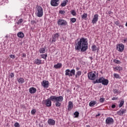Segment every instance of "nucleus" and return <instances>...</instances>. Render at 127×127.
Returning a JSON list of instances; mask_svg holds the SVG:
<instances>
[{"instance_id":"nucleus-1","label":"nucleus","mask_w":127,"mask_h":127,"mask_svg":"<svg viewBox=\"0 0 127 127\" xmlns=\"http://www.w3.org/2000/svg\"><path fill=\"white\" fill-rule=\"evenodd\" d=\"M63 96H51L50 97L46 100H44L42 102L43 105H45L47 107H51L52 105V102L56 103V107H61L62 103L61 102H63Z\"/></svg>"},{"instance_id":"nucleus-2","label":"nucleus","mask_w":127,"mask_h":127,"mask_svg":"<svg viewBox=\"0 0 127 127\" xmlns=\"http://www.w3.org/2000/svg\"><path fill=\"white\" fill-rule=\"evenodd\" d=\"M75 49L77 51L80 50L81 52L86 51L87 49H88V41H87V39H85V38H81L75 46Z\"/></svg>"},{"instance_id":"nucleus-3","label":"nucleus","mask_w":127,"mask_h":127,"mask_svg":"<svg viewBox=\"0 0 127 127\" xmlns=\"http://www.w3.org/2000/svg\"><path fill=\"white\" fill-rule=\"evenodd\" d=\"M98 76H99V73H98V71H93L88 73V78L90 80H95Z\"/></svg>"},{"instance_id":"nucleus-4","label":"nucleus","mask_w":127,"mask_h":127,"mask_svg":"<svg viewBox=\"0 0 127 127\" xmlns=\"http://www.w3.org/2000/svg\"><path fill=\"white\" fill-rule=\"evenodd\" d=\"M37 12L36 15L38 17H41L43 15V9L41 6H37L36 7Z\"/></svg>"},{"instance_id":"nucleus-5","label":"nucleus","mask_w":127,"mask_h":127,"mask_svg":"<svg viewBox=\"0 0 127 127\" xmlns=\"http://www.w3.org/2000/svg\"><path fill=\"white\" fill-rule=\"evenodd\" d=\"M65 76H68V77H72V76L75 75V69H67L65 70Z\"/></svg>"},{"instance_id":"nucleus-6","label":"nucleus","mask_w":127,"mask_h":127,"mask_svg":"<svg viewBox=\"0 0 127 127\" xmlns=\"http://www.w3.org/2000/svg\"><path fill=\"white\" fill-rule=\"evenodd\" d=\"M114 119L111 117H108L106 120V124L110 126L114 124Z\"/></svg>"},{"instance_id":"nucleus-7","label":"nucleus","mask_w":127,"mask_h":127,"mask_svg":"<svg viewBox=\"0 0 127 127\" xmlns=\"http://www.w3.org/2000/svg\"><path fill=\"white\" fill-rule=\"evenodd\" d=\"M58 24L59 25H63L64 26H65L67 25V21L62 19H59V20L58 21Z\"/></svg>"},{"instance_id":"nucleus-8","label":"nucleus","mask_w":127,"mask_h":127,"mask_svg":"<svg viewBox=\"0 0 127 127\" xmlns=\"http://www.w3.org/2000/svg\"><path fill=\"white\" fill-rule=\"evenodd\" d=\"M117 49L119 52H123L125 49V46L123 44L117 45Z\"/></svg>"},{"instance_id":"nucleus-9","label":"nucleus","mask_w":127,"mask_h":127,"mask_svg":"<svg viewBox=\"0 0 127 127\" xmlns=\"http://www.w3.org/2000/svg\"><path fill=\"white\" fill-rule=\"evenodd\" d=\"M59 0H51V5L52 6H58V5H59Z\"/></svg>"},{"instance_id":"nucleus-10","label":"nucleus","mask_w":127,"mask_h":127,"mask_svg":"<svg viewBox=\"0 0 127 127\" xmlns=\"http://www.w3.org/2000/svg\"><path fill=\"white\" fill-rule=\"evenodd\" d=\"M42 86L44 88H48L49 87V82L47 80H44L42 82Z\"/></svg>"},{"instance_id":"nucleus-11","label":"nucleus","mask_w":127,"mask_h":127,"mask_svg":"<svg viewBox=\"0 0 127 127\" xmlns=\"http://www.w3.org/2000/svg\"><path fill=\"white\" fill-rule=\"evenodd\" d=\"M99 15L98 14H95L93 16V19L92 20V22L93 24H95V23H97V22L98 21Z\"/></svg>"},{"instance_id":"nucleus-12","label":"nucleus","mask_w":127,"mask_h":127,"mask_svg":"<svg viewBox=\"0 0 127 127\" xmlns=\"http://www.w3.org/2000/svg\"><path fill=\"white\" fill-rule=\"evenodd\" d=\"M126 113H127V110L123 109L118 111L117 115H119V116H123L124 114H126Z\"/></svg>"},{"instance_id":"nucleus-13","label":"nucleus","mask_w":127,"mask_h":127,"mask_svg":"<svg viewBox=\"0 0 127 127\" xmlns=\"http://www.w3.org/2000/svg\"><path fill=\"white\" fill-rule=\"evenodd\" d=\"M104 77H101L100 78H99L98 79H96V81L94 80L93 83L94 84H97V83H103V81L104 80Z\"/></svg>"},{"instance_id":"nucleus-14","label":"nucleus","mask_w":127,"mask_h":127,"mask_svg":"<svg viewBox=\"0 0 127 127\" xmlns=\"http://www.w3.org/2000/svg\"><path fill=\"white\" fill-rule=\"evenodd\" d=\"M48 123L50 126H55V121L52 119H50L48 121Z\"/></svg>"},{"instance_id":"nucleus-15","label":"nucleus","mask_w":127,"mask_h":127,"mask_svg":"<svg viewBox=\"0 0 127 127\" xmlns=\"http://www.w3.org/2000/svg\"><path fill=\"white\" fill-rule=\"evenodd\" d=\"M72 109H73V103L71 101H69L68 102L67 110L68 111H71Z\"/></svg>"},{"instance_id":"nucleus-16","label":"nucleus","mask_w":127,"mask_h":127,"mask_svg":"<svg viewBox=\"0 0 127 127\" xmlns=\"http://www.w3.org/2000/svg\"><path fill=\"white\" fill-rule=\"evenodd\" d=\"M29 92L30 94H35V93H36V88L34 87H31L29 89Z\"/></svg>"},{"instance_id":"nucleus-17","label":"nucleus","mask_w":127,"mask_h":127,"mask_svg":"<svg viewBox=\"0 0 127 127\" xmlns=\"http://www.w3.org/2000/svg\"><path fill=\"white\" fill-rule=\"evenodd\" d=\"M61 67H62V64L61 63L55 64L54 66V68H55L56 69H60Z\"/></svg>"},{"instance_id":"nucleus-18","label":"nucleus","mask_w":127,"mask_h":127,"mask_svg":"<svg viewBox=\"0 0 127 127\" xmlns=\"http://www.w3.org/2000/svg\"><path fill=\"white\" fill-rule=\"evenodd\" d=\"M17 36L19 38H23L24 37V34L22 32H19L17 33Z\"/></svg>"},{"instance_id":"nucleus-19","label":"nucleus","mask_w":127,"mask_h":127,"mask_svg":"<svg viewBox=\"0 0 127 127\" xmlns=\"http://www.w3.org/2000/svg\"><path fill=\"white\" fill-rule=\"evenodd\" d=\"M102 85H104V86H107L108 84H109V80L104 78L103 81H102Z\"/></svg>"},{"instance_id":"nucleus-20","label":"nucleus","mask_w":127,"mask_h":127,"mask_svg":"<svg viewBox=\"0 0 127 127\" xmlns=\"http://www.w3.org/2000/svg\"><path fill=\"white\" fill-rule=\"evenodd\" d=\"M96 104H97V101H91L89 103V105L90 107H94V106H95V105H96Z\"/></svg>"},{"instance_id":"nucleus-21","label":"nucleus","mask_w":127,"mask_h":127,"mask_svg":"<svg viewBox=\"0 0 127 127\" xmlns=\"http://www.w3.org/2000/svg\"><path fill=\"white\" fill-rule=\"evenodd\" d=\"M68 3V0H64L63 2L61 3V6L64 7L66 6V5Z\"/></svg>"},{"instance_id":"nucleus-22","label":"nucleus","mask_w":127,"mask_h":127,"mask_svg":"<svg viewBox=\"0 0 127 127\" xmlns=\"http://www.w3.org/2000/svg\"><path fill=\"white\" fill-rule=\"evenodd\" d=\"M45 49H46V47H44L43 48H40L39 50L40 53H45Z\"/></svg>"},{"instance_id":"nucleus-23","label":"nucleus","mask_w":127,"mask_h":127,"mask_svg":"<svg viewBox=\"0 0 127 127\" xmlns=\"http://www.w3.org/2000/svg\"><path fill=\"white\" fill-rule=\"evenodd\" d=\"M18 83H20V84H23L24 82V79L20 77L19 78H18Z\"/></svg>"},{"instance_id":"nucleus-24","label":"nucleus","mask_w":127,"mask_h":127,"mask_svg":"<svg viewBox=\"0 0 127 127\" xmlns=\"http://www.w3.org/2000/svg\"><path fill=\"white\" fill-rule=\"evenodd\" d=\"M124 104H125V100L122 99L119 105V108H122V107L124 106Z\"/></svg>"},{"instance_id":"nucleus-25","label":"nucleus","mask_w":127,"mask_h":127,"mask_svg":"<svg viewBox=\"0 0 127 127\" xmlns=\"http://www.w3.org/2000/svg\"><path fill=\"white\" fill-rule=\"evenodd\" d=\"M35 63L37 65H40V64H41V60L39 59H37L35 61Z\"/></svg>"},{"instance_id":"nucleus-26","label":"nucleus","mask_w":127,"mask_h":127,"mask_svg":"<svg viewBox=\"0 0 127 127\" xmlns=\"http://www.w3.org/2000/svg\"><path fill=\"white\" fill-rule=\"evenodd\" d=\"M74 116H75L74 117V118H78L79 117V112L78 111H76L74 114H73Z\"/></svg>"},{"instance_id":"nucleus-27","label":"nucleus","mask_w":127,"mask_h":127,"mask_svg":"<svg viewBox=\"0 0 127 127\" xmlns=\"http://www.w3.org/2000/svg\"><path fill=\"white\" fill-rule=\"evenodd\" d=\"M114 76L115 78H116V79H121V76H120V75L117 73H114Z\"/></svg>"},{"instance_id":"nucleus-28","label":"nucleus","mask_w":127,"mask_h":127,"mask_svg":"<svg viewBox=\"0 0 127 127\" xmlns=\"http://www.w3.org/2000/svg\"><path fill=\"white\" fill-rule=\"evenodd\" d=\"M88 16V14L84 13L82 15V19H85Z\"/></svg>"},{"instance_id":"nucleus-29","label":"nucleus","mask_w":127,"mask_h":127,"mask_svg":"<svg viewBox=\"0 0 127 127\" xmlns=\"http://www.w3.org/2000/svg\"><path fill=\"white\" fill-rule=\"evenodd\" d=\"M59 13H60V14H63V15H64V14H65V13H66V12L64 10H60L59 11Z\"/></svg>"},{"instance_id":"nucleus-30","label":"nucleus","mask_w":127,"mask_h":127,"mask_svg":"<svg viewBox=\"0 0 127 127\" xmlns=\"http://www.w3.org/2000/svg\"><path fill=\"white\" fill-rule=\"evenodd\" d=\"M113 62H114V63H116V64H121V61L116 59L114 60Z\"/></svg>"},{"instance_id":"nucleus-31","label":"nucleus","mask_w":127,"mask_h":127,"mask_svg":"<svg viewBox=\"0 0 127 127\" xmlns=\"http://www.w3.org/2000/svg\"><path fill=\"white\" fill-rule=\"evenodd\" d=\"M92 51H97V47L96 45H94L92 46Z\"/></svg>"},{"instance_id":"nucleus-32","label":"nucleus","mask_w":127,"mask_h":127,"mask_svg":"<svg viewBox=\"0 0 127 127\" xmlns=\"http://www.w3.org/2000/svg\"><path fill=\"white\" fill-rule=\"evenodd\" d=\"M59 36H60V35H59V34L58 33H56L53 37L56 39V38H58Z\"/></svg>"},{"instance_id":"nucleus-33","label":"nucleus","mask_w":127,"mask_h":127,"mask_svg":"<svg viewBox=\"0 0 127 127\" xmlns=\"http://www.w3.org/2000/svg\"><path fill=\"white\" fill-rule=\"evenodd\" d=\"M14 127H20V125H19V123L16 122L14 124Z\"/></svg>"},{"instance_id":"nucleus-34","label":"nucleus","mask_w":127,"mask_h":127,"mask_svg":"<svg viewBox=\"0 0 127 127\" xmlns=\"http://www.w3.org/2000/svg\"><path fill=\"white\" fill-rule=\"evenodd\" d=\"M71 14H72V15H76V11H75V10H72L71 11Z\"/></svg>"},{"instance_id":"nucleus-35","label":"nucleus","mask_w":127,"mask_h":127,"mask_svg":"<svg viewBox=\"0 0 127 127\" xmlns=\"http://www.w3.org/2000/svg\"><path fill=\"white\" fill-rule=\"evenodd\" d=\"M115 69L116 70H119V71H121V70H122V67H121V66H116L115 67Z\"/></svg>"},{"instance_id":"nucleus-36","label":"nucleus","mask_w":127,"mask_h":127,"mask_svg":"<svg viewBox=\"0 0 127 127\" xmlns=\"http://www.w3.org/2000/svg\"><path fill=\"white\" fill-rule=\"evenodd\" d=\"M99 101H100V103H104V102L105 101V98H100V99H99Z\"/></svg>"},{"instance_id":"nucleus-37","label":"nucleus","mask_w":127,"mask_h":127,"mask_svg":"<svg viewBox=\"0 0 127 127\" xmlns=\"http://www.w3.org/2000/svg\"><path fill=\"white\" fill-rule=\"evenodd\" d=\"M35 113H36V110L35 109H33L31 111L32 115H35Z\"/></svg>"},{"instance_id":"nucleus-38","label":"nucleus","mask_w":127,"mask_h":127,"mask_svg":"<svg viewBox=\"0 0 127 127\" xmlns=\"http://www.w3.org/2000/svg\"><path fill=\"white\" fill-rule=\"evenodd\" d=\"M70 21H71V22H76V18H72L70 19Z\"/></svg>"},{"instance_id":"nucleus-39","label":"nucleus","mask_w":127,"mask_h":127,"mask_svg":"<svg viewBox=\"0 0 127 127\" xmlns=\"http://www.w3.org/2000/svg\"><path fill=\"white\" fill-rule=\"evenodd\" d=\"M81 74H82V72L81 71H78L77 72V75H78V76H81Z\"/></svg>"},{"instance_id":"nucleus-40","label":"nucleus","mask_w":127,"mask_h":127,"mask_svg":"<svg viewBox=\"0 0 127 127\" xmlns=\"http://www.w3.org/2000/svg\"><path fill=\"white\" fill-rule=\"evenodd\" d=\"M46 57H47V55H42V58H43L44 59H46Z\"/></svg>"},{"instance_id":"nucleus-41","label":"nucleus","mask_w":127,"mask_h":127,"mask_svg":"<svg viewBox=\"0 0 127 127\" xmlns=\"http://www.w3.org/2000/svg\"><path fill=\"white\" fill-rule=\"evenodd\" d=\"M56 41V38H55L54 37H53V39L52 40V43H54Z\"/></svg>"},{"instance_id":"nucleus-42","label":"nucleus","mask_w":127,"mask_h":127,"mask_svg":"<svg viewBox=\"0 0 127 127\" xmlns=\"http://www.w3.org/2000/svg\"><path fill=\"white\" fill-rule=\"evenodd\" d=\"M9 57H10L11 58H12V59H15V56L13 55H11L9 56Z\"/></svg>"},{"instance_id":"nucleus-43","label":"nucleus","mask_w":127,"mask_h":127,"mask_svg":"<svg viewBox=\"0 0 127 127\" xmlns=\"http://www.w3.org/2000/svg\"><path fill=\"white\" fill-rule=\"evenodd\" d=\"M10 76L11 78H13V77H14V73H13V72L11 73L10 74Z\"/></svg>"},{"instance_id":"nucleus-44","label":"nucleus","mask_w":127,"mask_h":127,"mask_svg":"<svg viewBox=\"0 0 127 127\" xmlns=\"http://www.w3.org/2000/svg\"><path fill=\"white\" fill-rule=\"evenodd\" d=\"M22 21H23V20H22V19H20L18 20V23H22Z\"/></svg>"},{"instance_id":"nucleus-45","label":"nucleus","mask_w":127,"mask_h":127,"mask_svg":"<svg viewBox=\"0 0 127 127\" xmlns=\"http://www.w3.org/2000/svg\"><path fill=\"white\" fill-rule=\"evenodd\" d=\"M115 24H116V25L119 26V25L120 24V22H118V21H116L115 22Z\"/></svg>"},{"instance_id":"nucleus-46","label":"nucleus","mask_w":127,"mask_h":127,"mask_svg":"<svg viewBox=\"0 0 127 127\" xmlns=\"http://www.w3.org/2000/svg\"><path fill=\"white\" fill-rule=\"evenodd\" d=\"M114 93L115 94H118V93H119V91H118V90L115 89V90H114Z\"/></svg>"},{"instance_id":"nucleus-47","label":"nucleus","mask_w":127,"mask_h":127,"mask_svg":"<svg viewBox=\"0 0 127 127\" xmlns=\"http://www.w3.org/2000/svg\"><path fill=\"white\" fill-rule=\"evenodd\" d=\"M112 100L113 101H116V100H118V97L117 98H116V97H113Z\"/></svg>"},{"instance_id":"nucleus-48","label":"nucleus","mask_w":127,"mask_h":127,"mask_svg":"<svg viewBox=\"0 0 127 127\" xmlns=\"http://www.w3.org/2000/svg\"><path fill=\"white\" fill-rule=\"evenodd\" d=\"M111 107L112 108V109H115V108H116V105L113 104Z\"/></svg>"},{"instance_id":"nucleus-49","label":"nucleus","mask_w":127,"mask_h":127,"mask_svg":"<svg viewBox=\"0 0 127 127\" xmlns=\"http://www.w3.org/2000/svg\"><path fill=\"white\" fill-rule=\"evenodd\" d=\"M123 41H124L125 43L127 42V38H125V39L123 40Z\"/></svg>"},{"instance_id":"nucleus-50","label":"nucleus","mask_w":127,"mask_h":127,"mask_svg":"<svg viewBox=\"0 0 127 127\" xmlns=\"http://www.w3.org/2000/svg\"><path fill=\"white\" fill-rule=\"evenodd\" d=\"M22 57H26V54L25 53L22 54Z\"/></svg>"},{"instance_id":"nucleus-51","label":"nucleus","mask_w":127,"mask_h":127,"mask_svg":"<svg viewBox=\"0 0 127 127\" xmlns=\"http://www.w3.org/2000/svg\"><path fill=\"white\" fill-rule=\"evenodd\" d=\"M101 116L100 114H98V115H96V117H100Z\"/></svg>"},{"instance_id":"nucleus-52","label":"nucleus","mask_w":127,"mask_h":127,"mask_svg":"<svg viewBox=\"0 0 127 127\" xmlns=\"http://www.w3.org/2000/svg\"><path fill=\"white\" fill-rule=\"evenodd\" d=\"M76 70H77V71H78V70H80V67H76Z\"/></svg>"},{"instance_id":"nucleus-53","label":"nucleus","mask_w":127,"mask_h":127,"mask_svg":"<svg viewBox=\"0 0 127 127\" xmlns=\"http://www.w3.org/2000/svg\"><path fill=\"white\" fill-rule=\"evenodd\" d=\"M89 58L91 60H93V57H90Z\"/></svg>"},{"instance_id":"nucleus-54","label":"nucleus","mask_w":127,"mask_h":127,"mask_svg":"<svg viewBox=\"0 0 127 127\" xmlns=\"http://www.w3.org/2000/svg\"><path fill=\"white\" fill-rule=\"evenodd\" d=\"M109 14H111V13H112V12L111 11H109Z\"/></svg>"},{"instance_id":"nucleus-55","label":"nucleus","mask_w":127,"mask_h":127,"mask_svg":"<svg viewBox=\"0 0 127 127\" xmlns=\"http://www.w3.org/2000/svg\"><path fill=\"white\" fill-rule=\"evenodd\" d=\"M75 77H76V78H78V75L76 74V75H75Z\"/></svg>"},{"instance_id":"nucleus-56","label":"nucleus","mask_w":127,"mask_h":127,"mask_svg":"<svg viewBox=\"0 0 127 127\" xmlns=\"http://www.w3.org/2000/svg\"><path fill=\"white\" fill-rule=\"evenodd\" d=\"M86 127H90L89 125H87V126H86Z\"/></svg>"},{"instance_id":"nucleus-57","label":"nucleus","mask_w":127,"mask_h":127,"mask_svg":"<svg viewBox=\"0 0 127 127\" xmlns=\"http://www.w3.org/2000/svg\"><path fill=\"white\" fill-rule=\"evenodd\" d=\"M126 26L127 27V22H126V24H125Z\"/></svg>"},{"instance_id":"nucleus-58","label":"nucleus","mask_w":127,"mask_h":127,"mask_svg":"<svg viewBox=\"0 0 127 127\" xmlns=\"http://www.w3.org/2000/svg\"><path fill=\"white\" fill-rule=\"evenodd\" d=\"M5 37H8V36H6Z\"/></svg>"}]
</instances>
